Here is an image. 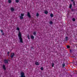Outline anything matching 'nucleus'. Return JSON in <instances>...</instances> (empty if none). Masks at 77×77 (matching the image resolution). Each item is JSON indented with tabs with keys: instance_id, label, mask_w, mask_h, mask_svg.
<instances>
[{
	"instance_id": "nucleus-1",
	"label": "nucleus",
	"mask_w": 77,
	"mask_h": 77,
	"mask_svg": "<svg viewBox=\"0 0 77 77\" xmlns=\"http://www.w3.org/2000/svg\"><path fill=\"white\" fill-rule=\"evenodd\" d=\"M18 37L20 40V42L21 43H23V38H21V34L20 32H19Z\"/></svg>"
},
{
	"instance_id": "nucleus-2",
	"label": "nucleus",
	"mask_w": 77,
	"mask_h": 77,
	"mask_svg": "<svg viewBox=\"0 0 77 77\" xmlns=\"http://www.w3.org/2000/svg\"><path fill=\"white\" fill-rule=\"evenodd\" d=\"M21 77H25L24 73L23 72H21L20 73Z\"/></svg>"
},
{
	"instance_id": "nucleus-3",
	"label": "nucleus",
	"mask_w": 77,
	"mask_h": 77,
	"mask_svg": "<svg viewBox=\"0 0 77 77\" xmlns=\"http://www.w3.org/2000/svg\"><path fill=\"white\" fill-rule=\"evenodd\" d=\"M2 68L3 69H4V70H6V66L5 65H2Z\"/></svg>"
},
{
	"instance_id": "nucleus-4",
	"label": "nucleus",
	"mask_w": 77,
	"mask_h": 77,
	"mask_svg": "<svg viewBox=\"0 0 77 77\" xmlns=\"http://www.w3.org/2000/svg\"><path fill=\"white\" fill-rule=\"evenodd\" d=\"M27 16L29 17V18H31V16L30 15V14L29 12H28L27 13Z\"/></svg>"
},
{
	"instance_id": "nucleus-5",
	"label": "nucleus",
	"mask_w": 77,
	"mask_h": 77,
	"mask_svg": "<svg viewBox=\"0 0 77 77\" xmlns=\"http://www.w3.org/2000/svg\"><path fill=\"white\" fill-rule=\"evenodd\" d=\"M10 10L12 12H13V11H14V7L11 8H10Z\"/></svg>"
},
{
	"instance_id": "nucleus-6",
	"label": "nucleus",
	"mask_w": 77,
	"mask_h": 77,
	"mask_svg": "<svg viewBox=\"0 0 77 77\" xmlns=\"http://www.w3.org/2000/svg\"><path fill=\"white\" fill-rule=\"evenodd\" d=\"M14 53H12L11 54V58H12V57H14Z\"/></svg>"
},
{
	"instance_id": "nucleus-7",
	"label": "nucleus",
	"mask_w": 77,
	"mask_h": 77,
	"mask_svg": "<svg viewBox=\"0 0 77 77\" xmlns=\"http://www.w3.org/2000/svg\"><path fill=\"white\" fill-rule=\"evenodd\" d=\"M4 62L5 63H8V61H7V60H5Z\"/></svg>"
},
{
	"instance_id": "nucleus-8",
	"label": "nucleus",
	"mask_w": 77,
	"mask_h": 77,
	"mask_svg": "<svg viewBox=\"0 0 77 77\" xmlns=\"http://www.w3.org/2000/svg\"><path fill=\"white\" fill-rule=\"evenodd\" d=\"M35 64L36 65H39V63L38 62H35Z\"/></svg>"
},
{
	"instance_id": "nucleus-9",
	"label": "nucleus",
	"mask_w": 77,
	"mask_h": 77,
	"mask_svg": "<svg viewBox=\"0 0 77 77\" xmlns=\"http://www.w3.org/2000/svg\"><path fill=\"white\" fill-rule=\"evenodd\" d=\"M72 7V4H70L69 5V8H70V9H71V8Z\"/></svg>"
},
{
	"instance_id": "nucleus-10",
	"label": "nucleus",
	"mask_w": 77,
	"mask_h": 77,
	"mask_svg": "<svg viewBox=\"0 0 77 77\" xmlns=\"http://www.w3.org/2000/svg\"><path fill=\"white\" fill-rule=\"evenodd\" d=\"M45 14H48V11H45Z\"/></svg>"
},
{
	"instance_id": "nucleus-11",
	"label": "nucleus",
	"mask_w": 77,
	"mask_h": 77,
	"mask_svg": "<svg viewBox=\"0 0 77 77\" xmlns=\"http://www.w3.org/2000/svg\"><path fill=\"white\" fill-rule=\"evenodd\" d=\"M20 18L21 20L23 19V16H20Z\"/></svg>"
},
{
	"instance_id": "nucleus-12",
	"label": "nucleus",
	"mask_w": 77,
	"mask_h": 77,
	"mask_svg": "<svg viewBox=\"0 0 77 77\" xmlns=\"http://www.w3.org/2000/svg\"><path fill=\"white\" fill-rule=\"evenodd\" d=\"M53 23V22H52V21H50L49 22V24H52Z\"/></svg>"
},
{
	"instance_id": "nucleus-13",
	"label": "nucleus",
	"mask_w": 77,
	"mask_h": 77,
	"mask_svg": "<svg viewBox=\"0 0 77 77\" xmlns=\"http://www.w3.org/2000/svg\"><path fill=\"white\" fill-rule=\"evenodd\" d=\"M31 37L32 39H34V36L33 35H31Z\"/></svg>"
},
{
	"instance_id": "nucleus-14",
	"label": "nucleus",
	"mask_w": 77,
	"mask_h": 77,
	"mask_svg": "<svg viewBox=\"0 0 77 77\" xmlns=\"http://www.w3.org/2000/svg\"><path fill=\"white\" fill-rule=\"evenodd\" d=\"M50 16L51 17H53V14H51Z\"/></svg>"
},
{
	"instance_id": "nucleus-15",
	"label": "nucleus",
	"mask_w": 77,
	"mask_h": 77,
	"mask_svg": "<svg viewBox=\"0 0 77 77\" xmlns=\"http://www.w3.org/2000/svg\"><path fill=\"white\" fill-rule=\"evenodd\" d=\"M24 14H21V16L23 17L24 16Z\"/></svg>"
},
{
	"instance_id": "nucleus-16",
	"label": "nucleus",
	"mask_w": 77,
	"mask_h": 77,
	"mask_svg": "<svg viewBox=\"0 0 77 77\" xmlns=\"http://www.w3.org/2000/svg\"><path fill=\"white\" fill-rule=\"evenodd\" d=\"M27 37L28 39H30V37L29 36V35H28Z\"/></svg>"
},
{
	"instance_id": "nucleus-17",
	"label": "nucleus",
	"mask_w": 77,
	"mask_h": 77,
	"mask_svg": "<svg viewBox=\"0 0 77 77\" xmlns=\"http://www.w3.org/2000/svg\"><path fill=\"white\" fill-rule=\"evenodd\" d=\"M16 3H18L19 2V0H15Z\"/></svg>"
},
{
	"instance_id": "nucleus-18",
	"label": "nucleus",
	"mask_w": 77,
	"mask_h": 77,
	"mask_svg": "<svg viewBox=\"0 0 77 77\" xmlns=\"http://www.w3.org/2000/svg\"><path fill=\"white\" fill-rule=\"evenodd\" d=\"M8 3H11V0H8Z\"/></svg>"
},
{
	"instance_id": "nucleus-19",
	"label": "nucleus",
	"mask_w": 77,
	"mask_h": 77,
	"mask_svg": "<svg viewBox=\"0 0 77 77\" xmlns=\"http://www.w3.org/2000/svg\"><path fill=\"white\" fill-rule=\"evenodd\" d=\"M36 16L37 17H38V16H39V14H38V13H37V14H36Z\"/></svg>"
},
{
	"instance_id": "nucleus-20",
	"label": "nucleus",
	"mask_w": 77,
	"mask_h": 77,
	"mask_svg": "<svg viewBox=\"0 0 77 77\" xmlns=\"http://www.w3.org/2000/svg\"><path fill=\"white\" fill-rule=\"evenodd\" d=\"M65 64H63L62 66L63 67H64V66H65Z\"/></svg>"
},
{
	"instance_id": "nucleus-21",
	"label": "nucleus",
	"mask_w": 77,
	"mask_h": 77,
	"mask_svg": "<svg viewBox=\"0 0 77 77\" xmlns=\"http://www.w3.org/2000/svg\"><path fill=\"white\" fill-rule=\"evenodd\" d=\"M54 63H52V67H53L54 66Z\"/></svg>"
},
{
	"instance_id": "nucleus-22",
	"label": "nucleus",
	"mask_w": 77,
	"mask_h": 77,
	"mask_svg": "<svg viewBox=\"0 0 77 77\" xmlns=\"http://www.w3.org/2000/svg\"><path fill=\"white\" fill-rule=\"evenodd\" d=\"M17 30L19 31V30H20V28H19L17 27Z\"/></svg>"
},
{
	"instance_id": "nucleus-23",
	"label": "nucleus",
	"mask_w": 77,
	"mask_h": 77,
	"mask_svg": "<svg viewBox=\"0 0 77 77\" xmlns=\"http://www.w3.org/2000/svg\"><path fill=\"white\" fill-rule=\"evenodd\" d=\"M67 48H70V46H69V45H68V46H67Z\"/></svg>"
},
{
	"instance_id": "nucleus-24",
	"label": "nucleus",
	"mask_w": 77,
	"mask_h": 77,
	"mask_svg": "<svg viewBox=\"0 0 77 77\" xmlns=\"http://www.w3.org/2000/svg\"><path fill=\"white\" fill-rule=\"evenodd\" d=\"M40 69L41 70H43L44 69L43 68V67H41Z\"/></svg>"
},
{
	"instance_id": "nucleus-25",
	"label": "nucleus",
	"mask_w": 77,
	"mask_h": 77,
	"mask_svg": "<svg viewBox=\"0 0 77 77\" xmlns=\"http://www.w3.org/2000/svg\"><path fill=\"white\" fill-rule=\"evenodd\" d=\"M72 20H73V21H75V19L74 18H73L72 19Z\"/></svg>"
},
{
	"instance_id": "nucleus-26",
	"label": "nucleus",
	"mask_w": 77,
	"mask_h": 77,
	"mask_svg": "<svg viewBox=\"0 0 77 77\" xmlns=\"http://www.w3.org/2000/svg\"><path fill=\"white\" fill-rule=\"evenodd\" d=\"M33 35H36V33L35 32H33Z\"/></svg>"
},
{
	"instance_id": "nucleus-27",
	"label": "nucleus",
	"mask_w": 77,
	"mask_h": 77,
	"mask_svg": "<svg viewBox=\"0 0 77 77\" xmlns=\"http://www.w3.org/2000/svg\"><path fill=\"white\" fill-rule=\"evenodd\" d=\"M66 40H67L68 39V37H66Z\"/></svg>"
},
{
	"instance_id": "nucleus-28",
	"label": "nucleus",
	"mask_w": 77,
	"mask_h": 77,
	"mask_svg": "<svg viewBox=\"0 0 77 77\" xmlns=\"http://www.w3.org/2000/svg\"><path fill=\"white\" fill-rule=\"evenodd\" d=\"M2 35H5V34L4 33H3Z\"/></svg>"
},
{
	"instance_id": "nucleus-29",
	"label": "nucleus",
	"mask_w": 77,
	"mask_h": 77,
	"mask_svg": "<svg viewBox=\"0 0 77 77\" xmlns=\"http://www.w3.org/2000/svg\"><path fill=\"white\" fill-rule=\"evenodd\" d=\"M9 54V52H8L7 53V54Z\"/></svg>"
},
{
	"instance_id": "nucleus-30",
	"label": "nucleus",
	"mask_w": 77,
	"mask_h": 77,
	"mask_svg": "<svg viewBox=\"0 0 77 77\" xmlns=\"http://www.w3.org/2000/svg\"><path fill=\"white\" fill-rule=\"evenodd\" d=\"M73 4H74V5H75V2H73Z\"/></svg>"
},
{
	"instance_id": "nucleus-31",
	"label": "nucleus",
	"mask_w": 77,
	"mask_h": 77,
	"mask_svg": "<svg viewBox=\"0 0 77 77\" xmlns=\"http://www.w3.org/2000/svg\"><path fill=\"white\" fill-rule=\"evenodd\" d=\"M1 31L2 33H3V31L2 30H1Z\"/></svg>"
},
{
	"instance_id": "nucleus-32",
	"label": "nucleus",
	"mask_w": 77,
	"mask_h": 77,
	"mask_svg": "<svg viewBox=\"0 0 77 77\" xmlns=\"http://www.w3.org/2000/svg\"><path fill=\"white\" fill-rule=\"evenodd\" d=\"M71 1H72V2H73V1H74V0H71Z\"/></svg>"
},
{
	"instance_id": "nucleus-33",
	"label": "nucleus",
	"mask_w": 77,
	"mask_h": 77,
	"mask_svg": "<svg viewBox=\"0 0 77 77\" xmlns=\"http://www.w3.org/2000/svg\"><path fill=\"white\" fill-rule=\"evenodd\" d=\"M71 51V50H70V51Z\"/></svg>"
}]
</instances>
